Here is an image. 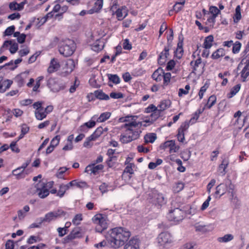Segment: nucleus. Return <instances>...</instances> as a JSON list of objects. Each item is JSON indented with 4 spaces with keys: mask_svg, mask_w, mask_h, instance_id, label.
Returning <instances> with one entry per match:
<instances>
[{
    "mask_svg": "<svg viewBox=\"0 0 249 249\" xmlns=\"http://www.w3.org/2000/svg\"><path fill=\"white\" fill-rule=\"evenodd\" d=\"M131 235L129 231L122 227L110 229L105 235L106 240L94 245L96 248L108 245L110 248L118 249L124 245Z\"/></svg>",
    "mask_w": 249,
    "mask_h": 249,
    "instance_id": "f257e3e1",
    "label": "nucleus"
},
{
    "mask_svg": "<svg viewBox=\"0 0 249 249\" xmlns=\"http://www.w3.org/2000/svg\"><path fill=\"white\" fill-rule=\"evenodd\" d=\"M146 127L149 126L147 123L136 122H131L122 125V128H125L124 134L120 136V140L123 143H127L133 140L137 139L142 132L140 129L137 128L139 125Z\"/></svg>",
    "mask_w": 249,
    "mask_h": 249,
    "instance_id": "f03ea898",
    "label": "nucleus"
},
{
    "mask_svg": "<svg viewBox=\"0 0 249 249\" xmlns=\"http://www.w3.org/2000/svg\"><path fill=\"white\" fill-rule=\"evenodd\" d=\"M59 52L65 57L71 55L75 50V45L73 40L66 39L61 41L59 45Z\"/></svg>",
    "mask_w": 249,
    "mask_h": 249,
    "instance_id": "7ed1b4c3",
    "label": "nucleus"
},
{
    "mask_svg": "<svg viewBox=\"0 0 249 249\" xmlns=\"http://www.w3.org/2000/svg\"><path fill=\"white\" fill-rule=\"evenodd\" d=\"M47 85L53 92H58L64 89L66 87L65 83L55 78H50L47 81Z\"/></svg>",
    "mask_w": 249,
    "mask_h": 249,
    "instance_id": "20e7f679",
    "label": "nucleus"
},
{
    "mask_svg": "<svg viewBox=\"0 0 249 249\" xmlns=\"http://www.w3.org/2000/svg\"><path fill=\"white\" fill-rule=\"evenodd\" d=\"M66 214V212L62 209L49 212L45 215L44 218H40V223L50 222L52 220L65 216Z\"/></svg>",
    "mask_w": 249,
    "mask_h": 249,
    "instance_id": "39448f33",
    "label": "nucleus"
},
{
    "mask_svg": "<svg viewBox=\"0 0 249 249\" xmlns=\"http://www.w3.org/2000/svg\"><path fill=\"white\" fill-rule=\"evenodd\" d=\"M184 213L181 209L177 208L169 211L167 218L169 221L179 222L183 219Z\"/></svg>",
    "mask_w": 249,
    "mask_h": 249,
    "instance_id": "423d86ee",
    "label": "nucleus"
},
{
    "mask_svg": "<svg viewBox=\"0 0 249 249\" xmlns=\"http://www.w3.org/2000/svg\"><path fill=\"white\" fill-rule=\"evenodd\" d=\"M30 162V160H27L21 166L13 170L12 174L16 177L17 179L24 178L27 175L28 173L25 171V169L29 164Z\"/></svg>",
    "mask_w": 249,
    "mask_h": 249,
    "instance_id": "0eeeda50",
    "label": "nucleus"
},
{
    "mask_svg": "<svg viewBox=\"0 0 249 249\" xmlns=\"http://www.w3.org/2000/svg\"><path fill=\"white\" fill-rule=\"evenodd\" d=\"M173 239L171 234L167 232L160 233L158 237V242L160 246L163 247L172 242Z\"/></svg>",
    "mask_w": 249,
    "mask_h": 249,
    "instance_id": "6e6552de",
    "label": "nucleus"
},
{
    "mask_svg": "<svg viewBox=\"0 0 249 249\" xmlns=\"http://www.w3.org/2000/svg\"><path fill=\"white\" fill-rule=\"evenodd\" d=\"M83 236L82 233L80 231L79 228L74 229L69 235L63 238V243H68L71 241L76 239L80 238Z\"/></svg>",
    "mask_w": 249,
    "mask_h": 249,
    "instance_id": "1a4fd4ad",
    "label": "nucleus"
},
{
    "mask_svg": "<svg viewBox=\"0 0 249 249\" xmlns=\"http://www.w3.org/2000/svg\"><path fill=\"white\" fill-rule=\"evenodd\" d=\"M38 196L41 198H44L49 195V190L46 188V184L43 182H39L36 185Z\"/></svg>",
    "mask_w": 249,
    "mask_h": 249,
    "instance_id": "9d476101",
    "label": "nucleus"
},
{
    "mask_svg": "<svg viewBox=\"0 0 249 249\" xmlns=\"http://www.w3.org/2000/svg\"><path fill=\"white\" fill-rule=\"evenodd\" d=\"M160 148L162 149L169 148L170 153L176 152L178 149V147L176 146L175 141L174 140L165 142L160 145Z\"/></svg>",
    "mask_w": 249,
    "mask_h": 249,
    "instance_id": "9b49d317",
    "label": "nucleus"
},
{
    "mask_svg": "<svg viewBox=\"0 0 249 249\" xmlns=\"http://www.w3.org/2000/svg\"><path fill=\"white\" fill-rule=\"evenodd\" d=\"M183 36L182 34H180L178 36V43L177 48L175 51V55L176 56L177 58L180 59L182 55V53L183 52Z\"/></svg>",
    "mask_w": 249,
    "mask_h": 249,
    "instance_id": "f8f14e48",
    "label": "nucleus"
},
{
    "mask_svg": "<svg viewBox=\"0 0 249 249\" xmlns=\"http://www.w3.org/2000/svg\"><path fill=\"white\" fill-rule=\"evenodd\" d=\"M124 249H140L139 240L137 238H131L124 245Z\"/></svg>",
    "mask_w": 249,
    "mask_h": 249,
    "instance_id": "ddd939ff",
    "label": "nucleus"
},
{
    "mask_svg": "<svg viewBox=\"0 0 249 249\" xmlns=\"http://www.w3.org/2000/svg\"><path fill=\"white\" fill-rule=\"evenodd\" d=\"M170 48L169 46H165L163 51L160 53L158 58V63L160 65H162L165 64L169 55V51Z\"/></svg>",
    "mask_w": 249,
    "mask_h": 249,
    "instance_id": "4468645a",
    "label": "nucleus"
},
{
    "mask_svg": "<svg viewBox=\"0 0 249 249\" xmlns=\"http://www.w3.org/2000/svg\"><path fill=\"white\" fill-rule=\"evenodd\" d=\"M187 130V121H185L181 124L178 129L177 138L179 142H183L185 140V132Z\"/></svg>",
    "mask_w": 249,
    "mask_h": 249,
    "instance_id": "2eb2a0df",
    "label": "nucleus"
},
{
    "mask_svg": "<svg viewBox=\"0 0 249 249\" xmlns=\"http://www.w3.org/2000/svg\"><path fill=\"white\" fill-rule=\"evenodd\" d=\"M60 67V65L59 63L57 62L56 59L53 58L50 62V66L47 69V71L49 73H53L57 71Z\"/></svg>",
    "mask_w": 249,
    "mask_h": 249,
    "instance_id": "dca6fc26",
    "label": "nucleus"
},
{
    "mask_svg": "<svg viewBox=\"0 0 249 249\" xmlns=\"http://www.w3.org/2000/svg\"><path fill=\"white\" fill-rule=\"evenodd\" d=\"M105 46V41L103 39L96 40L91 45V49L95 52H99L102 50Z\"/></svg>",
    "mask_w": 249,
    "mask_h": 249,
    "instance_id": "f3484780",
    "label": "nucleus"
},
{
    "mask_svg": "<svg viewBox=\"0 0 249 249\" xmlns=\"http://www.w3.org/2000/svg\"><path fill=\"white\" fill-rule=\"evenodd\" d=\"M93 221L98 223L101 227L106 230L107 228V223L106 220L102 217L101 214L96 215L94 216Z\"/></svg>",
    "mask_w": 249,
    "mask_h": 249,
    "instance_id": "a211bd4d",
    "label": "nucleus"
},
{
    "mask_svg": "<svg viewBox=\"0 0 249 249\" xmlns=\"http://www.w3.org/2000/svg\"><path fill=\"white\" fill-rule=\"evenodd\" d=\"M245 64V66L241 72V76L243 81H245L247 77L249 75V58L242 62Z\"/></svg>",
    "mask_w": 249,
    "mask_h": 249,
    "instance_id": "6ab92c4d",
    "label": "nucleus"
},
{
    "mask_svg": "<svg viewBox=\"0 0 249 249\" xmlns=\"http://www.w3.org/2000/svg\"><path fill=\"white\" fill-rule=\"evenodd\" d=\"M204 108H201V107H200L197 109L196 111L191 115V117L189 121V123L188 122V125L189 124H193L196 123L200 115L202 114Z\"/></svg>",
    "mask_w": 249,
    "mask_h": 249,
    "instance_id": "aec40b11",
    "label": "nucleus"
},
{
    "mask_svg": "<svg viewBox=\"0 0 249 249\" xmlns=\"http://www.w3.org/2000/svg\"><path fill=\"white\" fill-rule=\"evenodd\" d=\"M217 98L215 95H212L210 96L207 103L204 105V107L201 108H204V110L206 109H211L216 103Z\"/></svg>",
    "mask_w": 249,
    "mask_h": 249,
    "instance_id": "412c9836",
    "label": "nucleus"
},
{
    "mask_svg": "<svg viewBox=\"0 0 249 249\" xmlns=\"http://www.w3.org/2000/svg\"><path fill=\"white\" fill-rule=\"evenodd\" d=\"M164 74L163 70L161 68L157 69L152 75V78L156 82H160L163 78V74Z\"/></svg>",
    "mask_w": 249,
    "mask_h": 249,
    "instance_id": "4be33fe9",
    "label": "nucleus"
},
{
    "mask_svg": "<svg viewBox=\"0 0 249 249\" xmlns=\"http://www.w3.org/2000/svg\"><path fill=\"white\" fill-rule=\"evenodd\" d=\"M229 164V160L228 158L223 159L221 163L218 167V171L222 175H225L226 173V169Z\"/></svg>",
    "mask_w": 249,
    "mask_h": 249,
    "instance_id": "5701e85b",
    "label": "nucleus"
},
{
    "mask_svg": "<svg viewBox=\"0 0 249 249\" xmlns=\"http://www.w3.org/2000/svg\"><path fill=\"white\" fill-rule=\"evenodd\" d=\"M27 73L23 72L16 76L15 80L18 83V87H21L24 84V80L27 77Z\"/></svg>",
    "mask_w": 249,
    "mask_h": 249,
    "instance_id": "b1692460",
    "label": "nucleus"
},
{
    "mask_svg": "<svg viewBox=\"0 0 249 249\" xmlns=\"http://www.w3.org/2000/svg\"><path fill=\"white\" fill-rule=\"evenodd\" d=\"M201 63V59L200 57H198L196 60L192 61L190 64L193 68V71L196 72V71H199L200 69L202 67Z\"/></svg>",
    "mask_w": 249,
    "mask_h": 249,
    "instance_id": "393cba45",
    "label": "nucleus"
},
{
    "mask_svg": "<svg viewBox=\"0 0 249 249\" xmlns=\"http://www.w3.org/2000/svg\"><path fill=\"white\" fill-rule=\"evenodd\" d=\"M214 41V38L213 35H209L206 37L204 39V41L203 44V46L206 49H210L213 46V43Z\"/></svg>",
    "mask_w": 249,
    "mask_h": 249,
    "instance_id": "a878e982",
    "label": "nucleus"
},
{
    "mask_svg": "<svg viewBox=\"0 0 249 249\" xmlns=\"http://www.w3.org/2000/svg\"><path fill=\"white\" fill-rule=\"evenodd\" d=\"M225 54V51L224 49L223 48H219L213 53L211 57L213 59H217L220 57L224 56Z\"/></svg>",
    "mask_w": 249,
    "mask_h": 249,
    "instance_id": "bb28decb",
    "label": "nucleus"
},
{
    "mask_svg": "<svg viewBox=\"0 0 249 249\" xmlns=\"http://www.w3.org/2000/svg\"><path fill=\"white\" fill-rule=\"evenodd\" d=\"M171 101L169 100H165L162 101L160 104L158 106V109L161 112L167 108L169 107L171 105Z\"/></svg>",
    "mask_w": 249,
    "mask_h": 249,
    "instance_id": "cd10ccee",
    "label": "nucleus"
},
{
    "mask_svg": "<svg viewBox=\"0 0 249 249\" xmlns=\"http://www.w3.org/2000/svg\"><path fill=\"white\" fill-rule=\"evenodd\" d=\"M65 69L67 72H71L75 67V64L73 60L68 59L65 63Z\"/></svg>",
    "mask_w": 249,
    "mask_h": 249,
    "instance_id": "c85d7f7f",
    "label": "nucleus"
},
{
    "mask_svg": "<svg viewBox=\"0 0 249 249\" xmlns=\"http://www.w3.org/2000/svg\"><path fill=\"white\" fill-rule=\"evenodd\" d=\"M94 94L97 99L100 100H107L109 99V96L103 92L101 90H97L95 91Z\"/></svg>",
    "mask_w": 249,
    "mask_h": 249,
    "instance_id": "c756f323",
    "label": "nucleus"
},
{
    "mask_svg": "<svg viewBox=\"0 0 249 249\" xmlns=\"http://www.w3.org/2000/svg\"><path fill=\"white\" fill-rule=\"evenodd\" d=\"M241 7L240 5L236 6L235 8V12L233 17V22L235 23H237L241 19L242 16L241 13Z\"/></svg>",
    "mask_w": 249,
    "mask_h": 249,
    "instance_id": "7c9ffc66",
    "label": "nucleus"
},
{
    "mask_svg": "<svg viewBox=\"0 0 249 249\" xmlns=\"http://www.w3.org/2000/svg\"><path fill=\"white\" fill-rule=\"evenodd\" d=\"M96 123L94 121H89L85 123L83 125L80 126V131L86 132L88 128H91L95 125Z\"/></svg>",
    "mask_w": 249,
    "mask_h": 249,
    "instance_id": "2f4dec72",
    "label": "nucleus"
},
{
    "mask_svg": "<svg viewBox=\"0 0 249 249\" xmlns=\"http://www.w3.org/2000/svg\"><path fill=\"white\" fill-rule=\"evenodd\" d=\"M154 198L155 203L160 206H161L165 203L164 197L162 194L158 193L155 194Z\"/></svg>",
    "mask_w": 249,
    "mask_h": 249,
    "instance_id": "473e14b6",
    "label": "nucleus"
},
{
    "mask_svg": "<svg viewBox=\"0 0 249 249\" xmlns=\"http://www.w3.org/2000/svg\"><path fill=\"white\" fill-rule=\"evenodd\" d=\"M234 236L231 234H225L223 237H219L217 238V241L219 243H227L233 240Z\"/></svg>",
    "mask_w": 249,
    "mask_h": 249,
    "instance_id": "72a5a7b5",
    "label": "nucleus"
},
{
    "mask_svg": "<svg viewBox=\"0 0 249 249\" xmlns=\"http://www.w3.org/2000/svg\"><path fill=\"white\" fill-rule=\"evenodd\" d=\"M241 88V84H238L234 86L232 88L231 91L227 94V97L228 98H231L233 96L236 94V93L239 91Z\"/></svg>",
    "mask_w": 249,
    "mask_h": 249,
    "instance_id": "f704fd0d",
    "label": "nucleus"
},
{
    "mask_svg": "<svg viewBox=\"0 0 249 249\" xmlns=\"http://www.w3.org/2000/svg\"><path fill=\"white\" fill-rule=\"evenodd\" d=\"M144 142L145 143H153L157 139V135L155 133H149L144 136Z\"/></svg>",
    "mask_w": 249,
    "mask_h": 249,
    "instance_id": "c9c22d12",
    "label": "nucleus"
},
{
    "mask_svg": "<svg viewBox=\"0 0 249 249\" xmlns=\"http://www.w3.org/2000/svg\"><path fill=\"white\" fill-rule=\"evenodd\" d=\"M220 13V10L216 6H211L209 8V11L208 13V16H211L216 18Z\"/></svg>",
    "mask_w": 249,
    "mask_h": 249,
    "instance_id": "e433bc0d",
    "label": "nucleus"
},
{
    "mask_svg": "<svg viewBox=\"0 0 249 249\" xmlns=\"http://www.w3.org/2000/svg\"><path fill=\"white\" fill-rule=\"evenodd\" d=\"M35 114L36 119L38 120H42L47 116L43 108L38 110H36Z\"/></svg>",
    "mask_w": 249,
    "mask_h": 249,
    "instance_id": "4c0bfd02",
    "label": "nucleus"
},
{
    "mask_svg": "<svg viewBox=\"0 0 249 249\" xmlns=\"http://www.w3.org/2000/svg\"><path fill=\"white\" fill-rule=\"evenodd\" d=\"M241 116L242 112L240 110H239L234 113V118L235 119L234 124H240V125L242 126L244 124L245 118L244 119L242 122H240V118L241 117Z\"/></svg>",
    "mask_w": 249,
    "mask_h": 249,
    "instance_id": "58836bf2",
    "label": "nucleus"
},
{
    "mask_svg": "<svg viewBox=\"0 0 249 249\" xmlns=\"http://www.w3.org/2000/svg\"><path fill=\"white\" fill-rule=\"evenodd\" d=\"M210 86V83L209 82H206L204 85L200 88L199 91L198 92V96L200 99H201L204 94V93L206 92L207 89H208Z\"/></svg>",
    "mask_w": 249,
    "mask_h": 249,
    "instance_id": "ea45409f",
    "label": "nucleus"
},
{
    "mask_svg": "<svg viewBox=\"0 0 249 249\" xmlns=\"http://www.w3.org/2000/svg\"><path fill=\"white\" fill-rule=\"evenodd\" d=\"M171 77V74L170 72H167L165 73L164 72L162 78L163 79V83L162 85V87L163 88H164L165 87L167 86L169 84L170 82Z\"/></svg>",
    "mask_w": 249,
    "mask_h": 249,
    "instance_id": "a19ab883",
    "label": "nucleus"
},
{
    "mask_svg": "<svg viewBox=\"0 0 249 249\" xmlns=\"http://www.w3.org/2000/svg\"><path fill=\"white\" fill-rule=\"evenodd\" d=\"M184 187V184L182 182H178L173 187V191L177 193L181 191Z\"/></svg>",
    "mask_w": 249,
    "mask_h": 249,
    "instance_id": "79ce46f5",
    "label": "nucleus"
},
{
    "mask_svg": "<svg viewBox=\"0 0 249 249\" xmlns=\"http://www.w3.org/2000/svg\"><path fill=\"white\" fill-rule=\"evenodd\" d=\"M104 132V129L102 127H98L94 133L91 135V137L94 138V140H96L98 137H99Z\"/></svg>",
    "mask_w": 249,
    "mask_h": 249,
    "instance_id": "37998d69",
    "label": "nucleus"
},
{
    "mask_svg": "<svg viewBox=\"0 0 249 249\" xmlns=\"http://www.w3.org/2000/svg\"><path fill=\"white\" fill-rule=\"evenodd\" d=\"M111 113L109 112H106L102 113L97 119L98 122H104L109 118Z\"/></svg>",
    "mask_w": 249,
    "mask_h": 249,
    "instance_id": "c03bdc74",
    "label": "nucleus"
},
{
    "mask_svg": "<svg viewBox=\"0 0 249 249\" xmlns=\"http://www.w3.org/2000/svg\"><path fill=\"white\" fill-rule=\"evenodd\" d=\"M207 19L206 21L205 22L206 25L209 26L211 28H213L215 23L216 18L211 16H207Z\"/></svg>",
    "mask_w": 249,
    "mask_h": 249,
    "instance_id": "a18cd8bd",
    "label": "nucleus"
},
{
    "mask_svg": "<svg viewBox=\"0 0 249 249\" xmlns=\"http://www.w3.org/2000/svg\"><path fill=\"white\" fill-rule=\"evenodd\" d=\"M108 79L109 81L112 82L115 84H118L120 82V79L117 74H107Z\"/></svg>",
    "mask_w": 249,
    "mask_h": 249,
    "instance_id": "49530a36",
    "label": "nucleus"
},
{
    "mask_svg": "<svg viewBox=\"0 0 249 249\" xmlns=\"http://www.w3.org/2000/svg\"><path fill=\"white\" fill-rule=\"evenodd\" d=\"M110 187V186H109L108 184H106V183H103L99 186V190L101 191L102 194H104L107 192L109 190L113 191L114 190V188H113L112 189H109L108 188Z\"/></svg>",
    "mask_w": 249,
    "mask_h": 249,
    "instance_id": "de8ad7c7",
    "label": "nucleus"
},
{
    "mask_svg": "<svg viewBox=\"0 0 249 249\" xmlns=\"http://www.w3.org/2000/svg\"><path fill=\"white\" fill-rule=\"evenodd\" d=\"M241 47V43L239 41H236L232 45V52L233 53H238Z\"/></svg>",
    "mask_w": 249,
    "mask_h": 249,
    "instance_id": "09e8293b",
    "label": "nucleus"
},
{
    "mask_svg": "<svg viewBox=\"0 0 249 249\" xmlns=\"http://www.w3.org/2000/svg\"><path fill=\"white\" fill-rule=\"evenodd\" d=\"M60 140V137L59 135H57L55 136L51 141L50 142V144L51 146L53 147H55L57 145H58L59 143Z\"/></svg>",
    "mask_w": 249,
    "mask_h": 249,
    "instance_id": "8fccbe9b",
    "label": "nucleus"
},
{
    "mask_svg": "<svg viewBox=\"0 0 249 249\" xmlns=\"http://www.w3.org/2000/svg\"><path fill=\"white\" fill-rule=\"evenodd\" d=\"M160 113L161 112L158 109V108H157L156 110H155L151 114L150 116V118L154 122H155L160 117Z\"/></svg>",
    "mask_w": 249,
    "mask_h": 249,
    "instance_id": "3c124183",
    "label": "nucleus"
},
{
    "mask_svg": "<svg viewBox=\"0 0 249 249\" xmlns=\"http://www.w3.org/2000/svg\"><path fill=\"white\" fill-rule=\"evenodd\" d=\"M15 30V27L14 25L8 27L4 31L5 36H9L13 34Z\"/></svg>",
    "mask_w": 249,
    "mask_h": 249,
    "instance_id": "603ef678",
    "label": "nucleus"
},
{
    "mask_svg": "<svg viewBox=\"0 0 249 249\" xmlns=\"http://www.w3.org/2000/svg\"><path fill=\"white\" fill-rule=\"evenodd\" d=\"M185 3V0H184L181 2H177L173 6V9L176 12H178L180 11L183 6V5Z\"/></svg>",
    "mask_w": 249,
    "mask_h": 249,
    "instance_id": "864d4df0",
    "label": "nucleus"
},
{
    "mask_svg": "<svg viewBox=\"0 0 249 249\" xmlns=\"http://www.w3.org/2000/svg\"><path fill=\"white\" fill-rule=\"evenodd\" d=\"M60 9H61L62 13L55 15V19H56L57 18H58V20H60L62 18L63 13L66 12L68 10V7L66 5H64L62 7H61Z\"/></svg>",
    "mask_w": 249,
    "mask_h": 249,
    "instance_id": "5fc2aeb1",
    "label": "nucleus"
},
{
    "mask_svg": "<svg viewBox=\"0 0 249 249\" xmlns=\"http://www.w3.org/2000/svg\"><path fill=\"white\" fill-rule=\"evenodd\" d=\"M82 220V215L81 214H77L72 220V222L74 224L79 225L80 221Z\"/></svg>",
    "mask_w": 249,
    "mask_h": 249,
    "instance_id": "6e6d98bb",
    "label": "nucleus"
},
{
    "mask_svg": "<svg viewBox=\"0 0 249 249\" xmlns=\"http://www.w3.org/2000/svg\"><path fill=\"white\" fill-rule=\"evenodd\" d=\"M10 45H11V47L9 49L10 52L11 53L14 54L15 53H16V52L18 50V43H17L16 42H14L13 43V42H12V44H10Z\"/></svg>",
    "mask_w": 249,
    "mask_h": 249,
    "instance_id": "4d7b16f0",
    "label": "nucleus"
},
{
    "mask_svg": "<svg viewBox=\"0 0 249 249\" xmlns=\"http://www.w3.org/2000/svg\"><path fill=\"white\" fill-rule=\"evenodd\" d=\"M123 48L124 50H130L132 49L131 44L130 43L128 39H125L123 43Z\"/></svg>",
    "mask_w": 249,
    "mask_h": 249,
    "instance_id": "13d9d810",
    "label": "nucleus"
},
{
    "mask_svg": "<svg viewBox=\"0 0 249 249\" xmlns=\"http://www.w3.org/2000/svg\"><path fill=\"white\" fill-rule=\"evenodd\" d=\"M169 32H170V35L169 36H168L167 37V43H168L167 46H169V47H171V43H172V41L173 39V36H174L173 30H172V29H169Z\"/></svg>",
    "mask_w": 249,
    "mask_h": 249,
    "instance_id": "bf43d9fd",
    "label": "nucleus"
},
{
    "mask_svg": "<svg viewBox=\"0 0 249 249\" xmlns=\"http://www.w3.org/2000/svg\"><path fill=\"white\" fill-rule=\"evenodd\" d=\"M110 96L113 99H120L123 98V94L121 92H111Z\"/></svg>",
    "mask_w": 249,
    "mask_h": 249,
    "instance_id": "052dcab7",
    "label": "nucleus"
},
{
    "mask_svg": "<svg viewBox=\"0 0 249 249\" xmlns=\"http://www.w3.org/2000/svg\"><path fill=\"white\" fill-rule=\"evenodd\" d=\"M43 76H39L37 78V80L36 82V85L33 87V90L34 91H36L37 90V89L39 88L40 86V82L43 79Z\"/></svg>",
    "mask_w": 249,
    "mask_h": 249,
    "instance_id": "680f3d73",
    "label": "nucleus"
},
{
    "mask_svg": "<svg viewBox=\"0 0 249 249\" xmlns=\"http://www.w3.org/2000/svg\"><path fill=\"white\" fill-rule=\"evenodd\" d=\"M158 108L155 106L153 104L150 105L147 107H146L145 109V112L146 113H152L155 110H156Z\"/></svg>",
    "mask_w": 249,
    "mask_h": 249,
    "instance_id": "e2e57ef3",
    "label": "nucleus"
},
{
    "mask_svg": "<svg viewBox=\"0 0 249 249\" xmlns=\"http://www.w3.org/2000/svg\"><path fill=\"white\" fill-rule=\"evenodd\" d=\"M17 142V141L12 142L11 143L10 146H9L10 147V148L11 149L12 151L15 152L16 153H19L20 150H19V148L16 146Z\"/></svg>",
    "mask_w": 249,
    "mask_h": 249,
    "instance_id": "0e129e2a",
    "label": "nucleus"
},
{
    "mask_svg": "<svg viewBox=\"0 0 249 249\" xmlns=\"http://www.w3.org/2000/svg\"><path fill=\"white\" fill-rule=\"evenodd\" d=\"M12 83H13V81L11 80L7 79V80L4 81L2 82V84H3V87L4 86L5 88H3V89H5V90L6 89H8L11 87Z\"/></svg>",
    "mask_w": 249,
    "mask_h": 249,
    "instance_id": "69168bd1",
    "label": "nucleus"
},
{
    "mask_svg": "<svg viewBox=\"0 0 249 249\" xmlns=\"http://www.w3.org/2000/svg\"><path fill=\"white\" fill-rule=\"evenodd\" d=\"M14 247L13 240H8L5 244V249H14Z\"/></svg>",
    "mask_w": 249,
    "mask_h": 249,
    "instance_id": "338daca9",
    "label": "nucleus"
},
{
    "mask_svg": "<svg viewBox=\"0 0 249 249\" xmlns=\"http://www.w3.org/2000/svg\"><path fill=\"white\" fill-rule=\"evenodd\" d=\"M219 154V151L218 149H216L213 151L210 156L211 160L213 161L216 160Z\"/></svg>",
    "mask_w": 249,
    "mask_h": 249,
    "instance_id": "774afa93",
    "label": "nucleus"
}]
</instances>
